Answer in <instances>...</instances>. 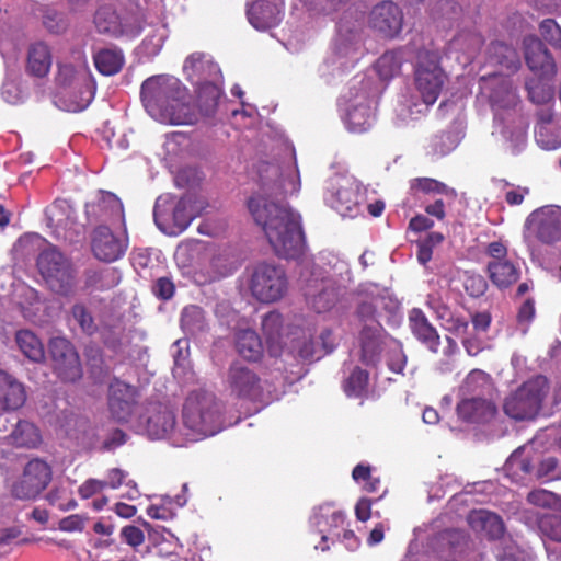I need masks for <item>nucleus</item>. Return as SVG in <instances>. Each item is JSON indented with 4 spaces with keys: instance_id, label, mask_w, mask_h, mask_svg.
<instances>
[{
    "instance_id": "bb28decb",
    "label": "nucleus",
    "mask_w": 561,
    "mask_h": 561,
    "mask_svg": "<svg viewBox=\"0 0 561 561\" xmlns=\"http://www.w3.org/2000/svg\"><path fill=\"white\" fill-rule=\"evenodd\" d=\"M55 99V104L66 112H81L92 102L95 83H85L84 87L62 88Z\"/></svg>"
},
{
    "instance_id": "a211bd4d",
    "label": "nucleus",
    "mask_w": 561,
    "mask_h": 561,
    "mask_svg": "<svg viewBox=\"0 0 561 561\" xmlns=\"http://www.w3.org/2000/svg\"><path fill=\"white\" fill-rule=\"evenodd\" d=\"M312 524L319 528L321 535V545L316 546V548L321 549L322 551L329 550V546L325 545L329 537L327 534L332 537H336V539H341V535L337 531L340 528H343L346 515L341 510H335L332 503H324L314 508L313 515L311 517Z\"/></svg>"
},
{
    "instance_id": "69168bd1",
    "label": "nucleus",
    "mask_w": 561,
    "mask_h": 561,
    "mask_svg": "<svg viewBox=\"0 0 561 561\" xmlns=\"http://www.w3.org/2000/svg\"><path fill=\"white\" fill-rule=\"evenodd\" d=\"M379 297H371L363 300L356 310L358 319L365 324L379 323L376 319Z\"/></svg>"
},
{
    "instance_id": "7ed1b4c3",
    "label": "nucleus",
    "mask_w": 561,
    "mask_h": 561,
    "mask_svg": "<svg viewBox=\"0 0 561 561\" xmlns=\"http://www.w3.org/2000/svg\"><path fill=\"white\" fill-rule=\"evenodd\" d=\"M447 81V75L440 66L437 51L420 49L414 67V82L417 92L426 105H433Z\"/></svg>"
},
{
    "instance_id": "2f4dec72",
    "label": "nucleus",
    "mask_w": 561,
    "mask_h": 561,
    "mask_svg": "<svg viewBox=\"0 0 561 561\" xmlns=\"http://www.w3.org/2000/svg\"><path fill=\"white\" fill-rule=\"evenodd\" d=\"M409 327L413 335L430 351L434 353L438 351L439 335L421 309L413 308L409 312Z\"/></svg>"
},
{
    "instance_id": "c756f323",
    "label": "nucleus",
    "mask_w": 561,
    "mask_h": 561,
    "mask_svg": "<svg viewBox=\"0 0 561 561\" xmlns=\"http://www.w3.org/2000/svg\"><path fill=\"white\" fill-rule=\"evenodd\" d=\"M382 332L380 323L365 324L359 333L360 360L365 365H375L382 351Z\"/></svg>"
},
{
    "instance_id": "c85d7f7f",
    "label": "nucleus",
    "mask_w": 561,
    "mask_h": 561,
    "mask_svg": "<svg viewBox=\"0 0 561 561\" xmlns=\"http://www.w3.org/2000/svg\"><path fill=\"white\" fill-rule=\"evenodd\" d=\"M179 99L173 98L169 105L163 108V114L169 115L165 119H158V122L171 125H191L197 122L198 111L194 104L191 103V98L184 87L183 95H178Z\"/></svg>"
},
{
    "instance_id": "052dcab7",
    "label": "nucleus",
    "mask_w": 561,
    "mask_h": 561,
    "mask_svg": "<svg viewBox=\"0 0 561 561\" xmlns=\"http://www.w3.org/2000/svg\"><path fill=\"white\" fill-rule=\"evenodd\" d=\"M538 238L545 243H553L561 238V221L558 217L542 219L537 230Z\"/></svg>"
},
{
    "instance_id": "2eb2a0df",
    "label": "nucleus",
    "mask_w": 561,
    "mask_h": 561,
    "mask_svg": "<svg viewBox=\"0 0 561 561\" xmlns=\"http://www.w3.org/2000/svg\"><path fill=\"white\" fill-rule=\"evenodd\" d=\"M523 45L529 70L541 79L553 80L558 71L557 64L543 42L537 36H527Z\"/></svg>"
},
{
    "instance_id": "6ab92c4d",
    "label": "nucleus",
    "mask_w": 561,
    "mask_h": 561,
    "mask_svg": "<svg viewBox=\"0 0 561 561\" xmlns=\"http://www.w3.org/2000/svg\"><path fill=\"white\" fill-rule=\"evenodd\" d=\"M137 428L151 439L170 437L175 430V415L167 407H154L138 420Z\"/></svg>"
},
{
    "instance_id": "58836bf2",
    "label": "nucleus",
    "mask_w": 561,
    "mask_h": 561,
    "mask_svg": "<svg viewBox=\"0 0 561 561\" xmlns=\"http://www.w3.org/2000/svg\"><path fill=\"white\" fill-rule=\"evenodd\" d=\"M490 60L512 72L520 67V59L517 50L501 41L492 42L489 46Z\"/></svg>"
},
{
    "instance_id": "5fc2aeb1",
    "label": "nucleus",
    "mask_w": 561,
    "mask_h": 561,
    "mask_svg": "<svg viewBox=\"0 0 561 561\" xmlns=\"http://www.w3.org/2000/svg\"><path fill=\"white\" fill-rule=\"evenodd\" d=\"M369 374L360 367H355L343 383L347 397L359 398L366 391Z\"/></svg>"
},
{
    "instance_id": "79ce46f5",
    "label": "nucleus",
    "mask_w": 561,
    "mask_h": 561,
    "mask_svg": "<svg viewBox=\"0 0 561 561\" xmlns=\"http://www.w3.org/2000/svg\"><path fill=\"white\" fill-rule=\"evenodd\" d=\"M93 59L95 68L104 76L117 73L124 65V56L118 49H101L94 55Z\"/></svg>"
},
{
    "instance_id": "cd10ccee",
    "label": "nucleus",
    "mask_w": 561,
    "mask_h": 561,
    "mask_svg": "<svg viewBox=\"0 0 561 561\" xmlns=\"http://www.w3.org/2000/svg\"><path fill=\"white\" fill-rule=\"evenodd\" d=\"M467 520L474 533L490 540L499 539L504 534L503 520L493 512L473 510L469 513Z\"/></svg>"
},
{
    "instance_id": "473e14b6",
    "label": "nucleus",
    "mask_w": 561,
    "mask_h": 561,
    "mask_svg": "<svg viewBox=\"0 0 561 561\" xmlns=\"http://www.w3.org/2000/svg\"><path fill=\"white\" fill-rule=\"evenodd\" d=\"M283 195H295L301 188L300 173L297 165L296 150L293 144L283 138Z\"/></svg>"
},
{
    "instance_id": "338daca9",
    "label": "nucleus",
    "mask_w": 561,
    "mask_h": 561,
    "mask_svg": "<svg viewBox=\"0 0 561 561\" xmlns=\"http://www.w3.org/2000/svg\"><path fill=\"white\" fill-rule=\"evenodd\" d=\"M466 293L471 297H481L488 289V283L481 275L467 276L463 283Z\"/></svg>"
},
{
    "instance_id": "680f3d73",
    "label": "nucleus",
    "mask_w": 561,
    "mask_h": 561,
    "mask_svg": "<svg viewBox=\"0 0 561 561\" xmlns=\"http://www.w3.org/2000/svg\"><path fill=\"white\" fill-rule=\"evenodd\" d=\"M101 336L104 343L112 348L122 346L127 342L125 328L121 321H116L113 325H103L101 328Z\"/></svg>"
},
{
    "instance_id": "6e6552de",
    "label": "nucleus",
    "mask_w": 561,
    "mask_h": 561,
    "mask_svg": "<svg viewBox=\"0 0 561 561\" xmlns=\"http://www.w3.org/2000/svg\"><path fill=\"white\" fill-rule=\"evenodd\" d=\"M248 209L276 253L280 243V206L277 196L257 193L248 201Z\"/></svg>"
},
{
    "instance_id": "5701e85b",
    "label": "nucleus",
    "mask_w": 561,
    "mask_h": 561,
    "mask_svg": "<svg viewBox=\"0 0 561 561\" xmlns=\"http://www.w3.org/2000/svg\"><path fill=\"white\" fill-rule=\"evenodd\" d=\"M304 290L308 304L318 313L329 311L337 300V293L332 282L323 277L307 279Z\"/></svg>"
},
{
    "instance_id": "4be33fe9",
    "label": "nucleus",
    "mask_w": 561,
    "mask_h": 561,
    "mask_svg": "<svg viewBox=\"0 0 561 561\" xmlns=\"http://www.w3.org/2000/svg\"><path fill=\"white\" fill-rule=\"evenodd\" d=\"M183 71L193 85L213 81H221L220 69L213 58L204 53H193L184 61Z\"/></svg>"
},
{
    "instance_id": "de8ad7c7",
    "label": "nucleus",
    "mask_w": 561,
    "mask_h": 561,
    "mask_svg": "<svg viewBox=\"0 0 561 561\" xmlns=\"http://www.w3.org/2000/svg\"><path fill=\"white\" fill-rule=\"evenodd\" d=\"M262 331L266 339L268 352L273 356H278L280 340V313L278 311H271L263 317Z\"/></svg>"
},
{
    "instance_id": "393cba45",
    "label": "nucleus",
    "mask_w": 561,
    "mask_h": 561,
    "mask_svg": "<svg viewBox=\"0 0 561 561\" xmlns=\"http://www.w3.org/2000/svg\"><path fill=\"white\" fill-rule=\"evenodd\" d=\"M278 0H256L247 4L249 23L257 31H270L278 25Z\"/></svg>"
},
{
    "instance_id": "f704fd0d",
    "label": "nucleus",
    "mask_w": 561,
    "mask_h": 561,
    "mask_svg": "<svg viewBox=\"0 0 561 561\" xmlns=\"http://www.w3.org/2000/svg\"><path fill=\"white\" fill-rule=\"evenodd\" d=\"M538 529L549 556H561V515L545 514L538 519Z\"/></svg>"
},
{
    "instance_id": "774afa93",
    "label": "nucleus",
    "mask_w": 561,
    "mask_h": 561,
    "mask_svg": "<svg viewBox=\"0 0 561 561\" xmlns=\"http://www.w3.org/2000/svg\"><path fill=\"white\" fill-rule=\"evenodd\" d=\"M536 309L535 301L531 298L526 299L518 309L517 322L523 327V332H526L530 322L535 318Z\"/></svg>"
},
{
    "instance_id": "412c9836",
    "label": "nucleus",
    "mask_w": 561,
    "mask_h": 561,
    "mask_svg": "<svg viewBox=\"0 0 561 561\" xmlns=\"http://www.w3.org/2000/svg\"><path fill=\"white\" fill-rule=\"evenodd\" d=\"M127 248L125 240L116 237L106 226H99L92 238V252L102 262L111 263L121 259Z\"/></svg>"
},
{
    "instance_id": "ddd939ff",
    "label": "nucleus",
    "mask_w": 561,
    "mask_h": 561,
    "mask_svg": "<svg viewBox=\"0 0 561 561\" xmlns=\"http://www.w3.org/2000/svg\"><path fill=\"white\" fill-rule=\"evenodd\" d=\"M307 254L301 216L283 204V259L302 263Z\"/></svg>"
},
{
    "instance_id": "a878e982",
    "label": "nucleus",
    "mask_w": 561,
    "mask_h": 561,
    "mask_svg": "<svg viewBox=\"0 0 561 561\" xmlns=\"http://www.w3.org/2000/svg\"><path fill=\"white\" fill-rule=\"evenodd\" d=\"M457 413L466 422L483 424L495 417L497 408L491 400L473 397L461 400L457 405Z\"/></svg>"
},
{
    "instance_id": "4468645a",
    "label": "nucleus",
    "mask_w": 561,
    "mask_h": 561,
    "mask_svg": "<svg viewBox=\"0 0 561 561\" xmlns=\"http://www.w3.org/2000/svg\"><path fill=\"white\" fill-rule=\"evenodd\" d=\"M56 84L59 88L84 87L94 83L88 58L82 49H73L57 64Z\"/></svg>"
},
{
    "instance_id": "0eeeda50",
    "label": "nucleus",
    "mask_w": 561,
    "mask_h": 561,
    "mask_svg": "<svg viewBox=\"0 0 561 561\" xmlns=\"http://www.w3.org/2000/svg\"><path fill=\"white\" fill-rule=\"evenodd\" d=\"M37 267L50 288L60 295H68L73 287V267L56 247L49 245L37 257Z\"/></svg>"
},
{
    "instance_id": "37998d69",
    "label": "nucleus",
    "mask_w": 561,
    "mask_h": 561,
    "mask_svg": "<svg viewBox=\"0 0 561 561\" xmlns=\"http://www.w3.org/2000/svg\"><path fill=\"white\" fill-rule=\"evenodd\" d=\"M15 341L21 352L32 362L39 363L45 358V351L39 339L30 330L16 332Z\"/></svg>"
},
{
    "instance_id": "a18cd8bd",
    "label": "nucleus",
    "mask_w": 561,
    "mask_h": 561,
    "mask_svg": "<svg viewBox=\"0 0 561 561\" xmlns=\"http://www.w3.org/2000/svg\"><path fill=\"white\" fill-rule=\"evenodd\" d=\"M410 188L414 194L422 193L425 195H444L451 199H456L457 197L455 188L432 178H415L411 180Z\"/></svg>"
},
{
    "instance_id": "ea45409f",
    "label": "nucleus",
    "mask_w": 561,
    "mask_h": 561,
    "mask_svg": "<svg viewBox=\"0 0 561 561\" xmlns=\"http://www.w3.org/2000/svg\"><path fill=\"white\" fill-rule=\"evenodd\" d=\"M220 83L221 81L209 80L208 82L201 83V85H195L197 107L203 115L208 116L215 112L222 93Z\"/></svg>"
},
{
    "instance_id": "e433bc0d",
    "label": "nucleus",
    "mask_w": 561,
    "mask_h": 561,
    "mask_svg": "<svg viewBox=\"0 0 561 561\" xmlns=\"http://www.w3.org/2000/svg\"><path fill=\"white\" fill-rule=\"evenodd\" d=\"M87 214L104 220H119L124 210L121 201L114 194L103 192L96 203L87 204Z\"/></svg>"
},
{
    "instance_id": "1a4fd4ad",
    "label": "nucleus",
    "mask_w": 561,
    "mask_h": 561,
    "mask_svg": "<svg viewBox=\"0 0 561 561\" xmlns=\"http://www.w3.org/2000/svg\"><path fill=\"white\" fill-rule=\"evenodd\" d=\"M93 24L98 33L111 37L136 36L142 26L131 16L124 15L114 3L99 5L93 18Z\"/></svg>"
},
{
    "instance_id": "72a5a7b5",
    "label": "nucleus",
    "mask_w": 561,
    "mask_h": 561,
    "mask_svg": "<svg viewBox=\"0 0 561 561\" xmlns=\"http://www.w3.org/2000/svg\"><path fill=\"white\" fill-rule=\"evenodd\" d=\"M26 400L22 383L0 370V411H13L21 408Z\"/></svg>"
},
{
    "instance_id": "f8f14e48",
    "label": "nucleus",
    "mask_w": 561,
    "mask_h": 561,
    "mask_svg": "<svg viewBox=\"0 0 561 561\" xmlns=\"http://www.w3.org/2000/svg\"><path fill=\"white\" fill-rule=\"evenodd\" d=\"M51 469L43 460L32 459L24 467L22 476L13 483L12 495L19 500H34L49 484Z\"/></svg>"
},
{
    "instance_id": "3c124183",
    "label": "nucleus",
    "mask_w": 561,
    "mask_h": 561,
    "mask_svg": "<svg viewBox=\"0 0 561 561\" xmlns=\"http://www.w3.org/2000/svg\"><path fill=\"white\" fill-rule=\"evenodd\" d=\"M374 115L368 104H358L346 115V125L352 133H364L371 126Z\"/></svg>"
},
{
    "instance_id": "864d4df0",
    "label": "nucleus",
    "mask_w": 561,
    "mask_h": 561,
    "mask_svg": "<svg viewBox=\"0 0 561 561\" xmlns=\"http://www.w3.org/2000/svg\"><path fill=\"white\" fill-rule=\"evenodd\" d=\"M290 353L304 362H312L322 357V354H320V350L316 346L313 339L311 336H306L305 334L293 341Z\"/></svg>"
},
{
    "instance_id": "0e129e2a",
    "label": "nucleus",
    "mask_w": 561,
    "mask_h": 561,
    "mask_svg": "<svg viewBox=\"0 0 561 561\" xmlns=\"http://www.w3.org/2000/svg\"><path fill=\"white\" fill-rule=\"evenodd\" d=\"M168 37V30L165 25H158L148 34L144 41V46L149 55H157Z\"/></svg>"
},
{
    "instance_id": "f257e3e1",
    "label": "nucleus",
    "mask_w": 561,
    "mask_h": 561,
    "mask_svg": "<svg viewBox=\"0 0 561 561\" xmlns=\"http://www.w3.org/2000/svg\"><path fill=\"white\" fill-rule=\"evenodd\" d=\"M183 424L188 440H198L221 431L220 408L216 397L207 391H193L183 407Z\"/></svg>"
},
{
    "instance_id": "dca6fc26",
    "label": "nucleus",
    "mask_w": 561,
    "mask_h": 561,
    "mask_svg": "<svg viewBox=\"0 0 561 561\" xmlns=\"http://www.w3.org/2000/svg\"><path fill=\"white\" fill-rule=\"evenodd\" d=\"M226 383L231 394L242 399L253 400L262 390L257 375L238 362L230 365Z\"/></svg>"
},
{
    "instance_id": "7c9ffc66",
    "label": "nucleus",
    "mask_w": 561,
    "mask_h": 561,
    "mask_svg": "<svg viewBox=\"0 0 561 561\" xmlns=\"http://www.w3.org/2000/svg\"><path fill=\"white\" fill-rule=\"evenodd\" d=\"M53 64V54L49 45L43 41L31 43L26 51V72L36 78L48 75Z\"/></svg>"
},
{
    "instance_id": "4c0bfd02",
    "label": "nucleus",
    "mask_w": 561,
    "mask_h": 561,
    "mask_svg": "<svg viewBox=\"0 0 561 561\" xmlns=\"http://www.w3.org/2000/svg\"><path fill=\"white\" fill-rule=\"evenodd\" d=\"M236 350L244 359L255 362L262 356L263 345L255 331L244 329L236 333Z\"/></svg>"
},
{
    "instance_id": "c9c22d12",
    "label": "nucleus",
    "mask_w": 561,
    "mask_h": 561,
    "mask_svg": "<svg viewBox=\"0 0 561 561\" xmlns=\"http://www.w3.org/2000/svg\"><path fill=\"white\" fill-rule=\"evenodd\" d=\"M490 280L499 289H506L517 283L520 268L512 261H490L486 265Z\"/></svg>"
},
{
    "instance_id": "aec40b11",
    "label": "nucleus",
    "mask_w": 561,
    "mask_h": 561,
    "mask_svg": "<svg viewBox=\"0 0 561 561\" xmlns=\"http://www.w3.org/2000/svg\"><path fill=\"white\" fill-rule=\"evenodd\" d=\"M135 404L136 391L131 386L121 380H115L110 385L108 410L117 422H128L133 415Z\"/></svg>"
},
{
    "instance_id": "f03ea898",
    "label": "nucleus",
    "mask_w": 561,
    "mask_h": 561,
    "mask_svg": "<svg viewBox=\"0 0 561 561\" xmlns=\"http://www.w3.org/2000/svg\"><path fill=\"white\" fill-rule=\"evenodd\" d=\"M548 391L547 378L537 376L527 380L511 393L504 401L503 410L507 416L516 421L535 419L541 410L542 401Z\"/></svg>"
},
{
    "instance_id": "9b49d317",
    "label": "nucleus",
    "mask_w": 561,
    "mask_h": 561,
    "mask_svg": "<svg viewBox=\"0 0 561 561\" xmlns=\"http://www.w3.org/2000/svg\"><path fill=\"white\" fill-rule=\"evenodd\" d=\"M403 24V11L399 4L391 0H382L375 4L368 15V26L385 39L399 37Z\"/></svg>"
},
{
    "instance_id": "4d7b16f0",
    "label": "nucleus",
    "mask_w": 561,
    "mask_h": 561,
    "mask_svg": "<svg viewBox=\"0 0 561 561\" xmlns=\"http://www.w3.org/2000/svg\"><path fill=\"white\" fill-rule=\"evenodd\" d=\"M492 379L489 374L481 369H472L465 378L461 390L468 394L483 393V391L490 388Z\"/></svg>"
},
{
    "instance_id": "bf43d9fd",
    "label": "nucleus",
    "mask_w": 561,
    "mask_h": 561,
    "mask_svg": "<svg viewBox=\"0 0 561 561\" xmlns=\"http://www.w3.org/2000/svg\"><path fill=\"white\" fill-rule=\"evenodd\" d=\"M352 478L357 483H363V490L368 493L379 491L381 482L378 477H373L369 465L358 463L352 471Z\"/></svg>"
},
{
    "instance_id": "603ef678",
    "label": "nucleus",
    "mask_w": 561,
    "mask_h": 561,
    "mask_svg": "<svg viewBox=\"0 0 561 561\" xmlns=\"http://www.w3.org/2000/svg\"><path fill=\"white\" fill-rule=\"evenodd\" d=\"M72 208L66 201H55L46 208L45 215L50 227L66 228L72 215Z\"/></svg>"
},
{
    "instance_id": "13d9d810",
    "label": "nucleus",
    "mask_w": 561,
    "mask_h": 561,
    "mask_svg": "<svg viewBox=\"0 0 561 561\" xmlns=\"http://www.w3.org/2000/svg\"><path fill=\"white\" fill-rule=\"evenodd\" d=\"M43 25L51 34H62L69 26L67 15L53 7L43 9Z\"/></svg>"
},
{
    "instance_id": "f3484780",
    "label": "nucleus",
    "mask_w": 561,
    "mask_h": 561,
    "mask_svg": "<svg viewBox=\"0 0 561 561\" xmlns=\"http://www.w3.org/2000/svg\"><path fill=\"white\" fill-rule=\"evenodd\" d=\"M252 295L261 302L270 304L280 297V271L277 266L259 265L251 280Z\"/></svg>"
},
{
    "instance_id": "423d86ee",
    "label": "nucleus",
    "mask_w": 561,
    "mask_h": 561,
    "mask_svg": "<svg viewBox=\"0 0 561 561\" xmlns=\"http://www.w3.org/2000/svg\"><path fill=\"white\" fill-rule=\"evenodd\" d=\"M362 199V185L355 178L336 175L329 180L324 201L342 217H357L360 214Z\"/></svg>"
},
{
    "instance_id": "09e8293b",
    "label": "nucleus",
    "mask_w": 561,
    "mask_h": 561,
    "mask_svg": "<svg viewBox=\"0 0 561 561\" xmlns=\"http://www.w3.org/2000/svg\"><path fill=\"white\" fill-rule=\"evenodd\" d=\"M234 268L228 255L219 252L211 255L209 263L202 268V273L206 276L205 282L211 283L230 275Z\"/></svg>"
},
{
    "instance_id": "6e6d98bb",
    "label": "nucleus",
    "mask_w": 561,
    "mask_h": 561,
    "mask_svg": "<svg viewBox=\"0 0 561 561\" xmlns=\"http://www.w3.org/2000/svg\"><path fill=\"white\" fill-rule=\"evenodd\" d=\"M71 317L84 334L91 336L99 331V325L85 305L75 304L71 308Z\"/></svg>"
},
{
    "instance_id": "c03bdc74",
    "label": "nucleus",
    "mask_w": 561,
    "mask_h": 561,
    "mask_svg": "<svg viewBox=\"0 0 561 561\" xmlns=\"http://www.w3.org/2000/svg\"><path fill=\"white\" fill-rule=\"evenodd\" d=\"M403 64L401 48L387 50L376 61L375 68L382 80H389L400 73Z\"/></svg>"
},
{
    "instance_id": "39448f33",
    "label": "nucleus",
    "mask_w": 561,
    "mask_h": 561,
    "mask_svg": "<svg viewBox=\"0 0 561 561\" xmlns=\"http://www.w3.org/2000/svg\"><path fill=\"white\" fill-rule=\"evenodd\" d=\"M183 93L184 87L179 79L159 75L144 81L140 95L147 113L158 121L170 117L163 114V108L169 105L173 98L179 99L176 95H183Z\"/></svg>"
},
{
    "instance_id": "49530a36",
    "label": "nucleus",
    "mask_w": 561,
    "mask_h": 561,
    "mask_svg": "<svg viewBox=\"0 0 561 561\" xmlns=\"http://www.w3.org/2000/svg\"><path fill=\"white\" fill-rule=\"evenodd\" d=\"M181 328L188 335H196L207 329L204 310L196 306H186L181 312Z\"/></svg>"
},
{
    "instance_id": "a19ab883",
    "label": "nucleus",
    "mask_w": 561,
    "mask_h": 561,
    "mask_svg": "<svg viewBox=\"0 0 561 561\" xmlns=\"http://www.w3.org/2000/svg\"><path fill=\"white\" fill-rule=\"evenodd\" d=\"M5 440L16 447H34L41 442V436L38 430L32 423L18 421Z\"/></svg>"
},
{
    "instance_id": "20e7f679",
    "label": "nucleus",
    "mask_w": 561,
    "mask_h": 561,
    "mask_svg": "<svg viewBox=\"0 0 561 561\" xmlns=\"http://www.w3.org/2000/svg\"><path fill=\"white\" fill-rule=\"evenodd\" d=\"M192 202L190 195L179 199L169 194L159 196L153 209V218L158 228L170 236L183 232L195 217Z\"/></svg>"
},
{
    "instance_id": "b1692460",
    "label": "nucleus",
    "mask_w": 561,
    "mask_h": 561,
    "mask_svg": "<svg viewBox=\"0 0 561 561\" xmlns=\"http://www.w3.org/2000/svg\"><path fill=\"white\" fill-rule=\"evenodd\" d=\"M435 547L446 561H458L469 548V537L463 530L445 529L436 536Z\"/></svg>"
},
{
    "instance_id": "e2e57ef3",
    "label": "nucleus",
    "mask_w": 561,
    "mask_h": 561,
    "mask_svg": "<svg viewBox=\"0 0 561 561\" xmlns=\"http://www.w3.org/2000/svg\"><path fill=\"white\" fill-rule=\"evenodd\" d=\"M542 38L556 49H561V27L553 19H545L539 24Z\"/></svg>"
},
{
    "instance_id": "9d476101",
    "label": "nucleus",
    "mask_w": 561,
    "mask_h": 561,
    "mask_svg": "<svg viewBox=\"0 0 561 561\" xmlns=\"http://www.w3.org/2000/svg\"><path fill=\"white\" fill-rule=\"evenodd\" d=\"M53 368L58 378L65 382H75L82 377L79 355L70 341L53 337L48 345Z\"/></svg>"
},
{
    "instance_id": "8fccbe9b",
    "label": "nucleus",
    "mask_w": 561,
    "mask_h": 561,
    "mask_svg": "<svg viewBox=\"0 0 561 561\" xmlns=\"http://www.w3.org/2000/svg\"><path fill=\"white\" fill-rule=\"evenodd\" d=\"M547 81V79L540 77L526 80L525 89L531 103L545 105L553 101L554 90Z\"/></svg>"
}]
</instances>
